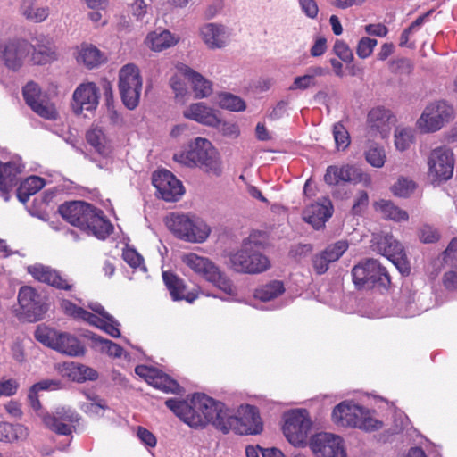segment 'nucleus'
I'll return each mask as SVG.
<instances>
[{
    "instance_id": "1",
    "label": "nucleus",
    "mask_w": 457,
    "mask_h": 457,
    "mask_svg": "<svg viewBox=\"0 0 457 457\" xmlns=\"http://www.w3.org/2000/svg\"><path fill=\"white\" fill-rule=\"evenodd\" d=\"M165 404L191 428H204L212 424L225 434L228 432L226 405L204 394H195L186 399L170 398Z\"/></svg>"
},
{
    "instance_id": "2",
    "label": "nucleus",
    "mask_w": 457,
    "mask_h": 457,
    "mask_svg": "<svg viewBox=\"0 0 457 457\" xmlns=\"http://www.w3.org/2000/svg\"><path fill=\"white\" fill-rule=\"evenodd\" d=\"M62 217L73 226L99 239H104L112 231V224L104 217L101 210L91 204L74 201L59 207Z\"/></svg>"
},
{
    "instance_id": "3",
    "label": "nucleus",
    "mask_w": 457,
    "mask_h": 457,
    "mask_svg": "<svg viewBox=\"0 0 457 457\" xmlns=\"http://www.w3.org/2000/svg\"><path fill=\"white\" fill-rule=\"evenodd\" d=\"M173 160L187 167H200L215 176L222 170L219 153L208 139L203 137L195 138L187 150L174 154Z\"/></svg>"
},
{
    "instance_id": "4",
    "label": "nucleus",
    "mask_w": 457,
    "mask_h": 457,
    "mask_svg": "<svg viewBox=\"0 0 457 457\" xmlns=\"http://www.w3.org/2000/svg\"><path fill=\"white\" fill-rule=\"evenodd\" d=\"M61 308L65 314L87 321V323L94 325L112 337H119L120 323L119 321L108 312H105L104 308L98 303H92L89 304V308L96 312L97 315L93 314L80 307H78L69 300H62L61 303Z\"/></svg>"
},
{
    "instance_id": "5",
    "label": "nucleus",
    "mask_w": 457,
    "mask_h": 457,
    "mask_svg": "<svg viewBox=\"0 0 457 457\" xmlns=\"http://www.w3.org/2000/svg\"><path fill=\"white\" fill-rule=\"evenodd\" d=\"M165 224L178 238L190 243L204 242L211 232L209 226L195 215L170 213Z\"/></svg>"
},
{
    "instance_id": "6",
    "label": "nucleus",
    "mask_w": 457,
    "mask_h": 457,
    "mask_svg": "<svg viewBox=\"0 0 457 457\" xmlns=\"http://www.w3.org/2000/svg\"><path fill=\"white\" fill-rule=\"evenodd\" d=\"M353 282L358 289L379 287L387 289L391 285V278L378 261L366 259L354 265L352 269Z\"/></svg>"
},
{
    "instance_id": "7",
    "label": "nucleus",
    "mask_w": 457,
    "mask_h": 457,
    "mask_svg": "<svg viewBox=\"0 0 457 457\" xmlns=\"http://www.w3.org/2000/svg\"><path fill=\"white\" fill-rule=\"evenodd\" d=\"M182 262L196 275L212 283L225 295L228 294V281L226 274L222 273L208 258L189 253L182 256Z\"/></svg>"
},
{
    "instance_id": "8",
    "label": "nucleus",
    "mask_w": 457,
    "mask_h": 457,
    "mask_svg": "<svg viewBox=\"0 0 457 457\" xmlns=\"http://www.w3.org/2000/svg\"><path fill=\"white\" fill-rule=\"evenodd\" d=\"M141 89L139 69L134 64L124 65L119 72V91L128 109L133 110L138 105Z\"/></svg>"
},
{
    "instance_id": "9",
    "label": "nucleus",
    "mask_w": 457,
    "mask_h": 457,
    "mask_svg": "<svg viewBox=\"0 0 457 457\" xmlns=\"http://www.w3.org/2000/svg\"><path fill=\"white\" fill-rule=\"evenodd\" d=\"M32 45L23 38L4 40L0 37V65L9 71H18L31 53Z\"/></svg>"
},
{
    "instance_id": "10",
    "label": "nucleus",
    "mask_w": 457,
    "mask_h": 457,
    "mask_svg": "<svg viewBox=\"0 0 457 457\" xmlns=\"http://www.w3.org/2000/svg\"><path fill=\"white\" fill-rule=\"evenodd\" d=\"M453 118V109L445 101H436L426 106L417 120V127L422 133L440 130Z\"/></svg>"
},
{
    "instance_id": "11",
    "label": "nucleus",
    "mask_w": 457,
    "mask_h": 457,
    "mask_svg": "<svg viewBox=\"0 0 457 457\" xmlns=\"http://www.w3.org/2000/svg\"><path fill=\"white\" fill-rule=\"evenodd\" d=\"M454 164L453 154L449 147H436L428 157V174L436 182L447 181L453 174Z\"/></svg>"
},
{
    "instance_id": "12",
    "label": "nucleus",
    "mask_w": 457,
    "mask_h": 457,
    "mask_svg": "<svg viewBox=\"0 0 457 457\" xmlns=\"http://www.w3.org/2000/svg\"><path fill=\"white\" fill-rule=\"evenodd\" d=\"M312 421L306 410L291 411L285 416L283 433L288 442L295 446L306 443Z\"/></svg>"
},
{
    "instance_id": "13",
    "label": "nucleus",
    "mask_w": 457,
    "mask_h": 457,
    "mask_svg": "<svg viewBox=\"0 0 457 457\" xmlns=\"http://www.w3.org/2000/svg\"><path fill=\"white\" fill-rule=\"evenodd\" d=\"M230 428L238 435H260L263 431V423L257 407L241 405L235 416H230Z\"/></svg>"
},
{
    "instance_id": "14",
    "label": "nucleus",
    "mask_w": 457,
    "mask_h": 457,
    "mask_svg": "<svg viewBox=\"0 0 457 457\" xmlns=\"http://www.w3.org/2000/svg\"><path fill=\"white\" fill-rule=\"evenodd\" d=\"M45 426L50 430L60 435H71L74 423L79 420V415L71 408L60 406L54 409L52 413L38 412Z\"/></svg>"
},
{
    "instance_id": "15",
    "label": "nucleus",
    "mask_w": 457,
    "mask_h": 457,
    "mask_svg": "<svg viewBox=\"0 0 457 457\" xmlns=\"http://www.w3.org/2000/svg\"><path fill=\"white\" fill-rule=\"evenodd\" d=\"M324 181L329 186H337L340 183H362L365 187L371 185V178L369 174L349 164L341 167L328 166L324 175Z\"/></svg>"
},
{
    "instance_id": "16",
    "label": "nucleus",
    "mask_w": 457,
    "mask_h": 457,
    "mask_svg": "<svg viewBox=\"0 0 457 457\" xmlns=\"http://www.w3.org/2000/svg\"><path fill=\"white\" fill-rule=\"evenodd\" d=\"M183 116L186 119L215 129L221 127L224 129L226 126V118L222 112L214 107L208 106L204 102L189 104L183 111Z\"/></svg>"
},
{
    "instance_id": "17",
    "label": "nucleus",
    "mask_w": 457,
    "mask_h": 457,
    "mask_svg": "<svg viewBox=\"0 0 457 457\" xmlns=\"http://www.w3.org/2000/svg\"><path fill=\"white\" fill-rule=\"evenodd\" d=\"M23 96L27 104L40 117L46 120L57 118L58 114L54 105L37 83L32 81L27 83L23 88Z\"/></svg>"
},
{
    "instance_id": "18",
    "label": "nucleus",
    "mask_w": 457,
    "mask_h": 457,
    "mask_svg": "<svg viewBox=\"0 0 457 457\" xmlns=\"http://www.w3.org/2000/svg\"><path fill=\"white\" fill-rule=\"evenodd\" d=\"M377 249L392 262L402 275L408 276L410 274L411 265L404 248L392 235L386 234L381 237L377 243Z\"/></svg>"
},
{
    "instance_id": "19",
    "label": "nucleus",
    "mask_w": 457,
    "mask_h": 457,
    "mask_svg": "<svg viewBox=\"0 0 457 457\" xmlns=\"http://www.w3.org/2000/svg\"><path fill=\"white\" fill-rule=\"evenodd\" d=\"M230 262L235 270L250 274L263 272L270 266L268 257L258 251L240 250L230 258Z\"/></svg>"
},
{
    "instance_id": "20",
    "label": "nucleus",
    "mask_w": 457,
    "mask_h": 457,
    "mask_svg": "<svg viewBox=\"0 0 457 457\" xmlns=\"http://www.w3.org/2000/svg\"><path fill=\"white\" fill-rule=\"evenodd\" d=\"M310 448L315 457H346L343 440L332 434L315 435L311 439Z\"/></svg>"
},
{
    "instance_id": "21",
    "label": "nucleus",
    "mask_w": 457,
    "mask_h": 457,
    "mask_svg": "<svg viewBox=\"0 0 457 457\" xmlns=\"http://www.w3.org/2000/svg\"><path fill=\"white\" fill-rule=\"evenodd\" d=\"M153 185L166 202H176L184 194V187L170 171L158 170L153 174Z\"/></svg>"
},
{
    "instance_id": "22",
    "label": "nucleus",
    "mask_w": 457,
    "mask_h": 457,
    "mask_svg": "<svg viewBox=\"0 0 457 457\" xmlns=\"http://www.w3.org/2000/svg\"><path fill=\"white\" fill-rule=\"evenodd\" d=\"M18 302L27 319L31 321L42 319L46 312L43 296L31 287L24 286L20 288Z\"/></svg>"
},
{
    "instance_id": "23",
    "label": "nucleus",
    "mask_w": 457,
    "mask_h": 457,
    "mask_svg": "<svg viewBox=\"0 0 457 457\" xmlns=\"http://www.w3.org/2000/svg\"><path fill=\"white\" fill-rule=\"evenodd\" d=\"M135 372L149 385L164 393L180 394L181 392V387L176 380L155 368L138 365L136 367Z\"/></svg>"
},
{
    "instance_id": "24",
    "label": "nucleus",
    "mask_w": 457,
    "mask_h": 457,
    "mask_svg": "<svg viewBox=\"0 0 457 457\" xmlns=\"http://www.w3.org/2000/svg\"><path fill=\"white\" fill-rule=\"evenodd\" d=\"M72 99L75 113L80 114L83 111L92 112L98 105L99 90L93 82L82 83L73 92Z\"/></svg>"
},
{
    "instance_id": "25",
    "label": "nucleus",
    "mask_w": 457,
    "mask_h": 457,
    "mask_svg": "<svg viewBox=\"0 0 457 457\" xmlns=\"http://www.w3.org/2000/svg\"><path fill=\"white\" fill-rule=\"evenodd\" d=\"M333 214V204L329 198L324 197L321 202L308 205L302 213L303 220L312 225L314 229H320Z\"/></svg>"
},
{
    "instance_id": "26",
    "label": "nucleus",
    "mask_w": 457,
    "mask_h": 457,
    "mask_svg": "<svg viewBox=\"0 0 457 457\" xmlns=\"http://www.w3.org/2000/svg\"><path fill=\"white\" fill-rule=\"evenodd\" d=\"M27 270L35 279L58 289L71 290L72 288V284L68 279L62 278L58 271L49 266L36 263L29 266Z\"/></svg>"
},
{
    "instance_id": "27",
    "label": "nucleus",
    "mask_w": 457,
    "mask_h": 457,
    "mask_svg": "<svg viewBox=\"0 0 457 457\" xmlns=\"http://www.w3.org/2000/svg\"><path fill=\"white\" fill-rule=\"evenodd\" d=\"M361 408L362 406L352 402H341L332 411V420L341 427L356 428L359 418L361 416Z\"/></svg>"
},
{
    "instance_id": "28",
    "label": "nucleus",
    "mask_w": 457,
    "mask_h": 457,
    "mask_svg": "<svg viewBox=\"0 0 457 457\" xmlns=\"http://www.w3.org/2000/svg\"><path fill=\"white\" fill-rule=\"evenodd\" d=\"M368 124L371 129L378 131L381 137H386L396 122L391 111L385 107L372 108L368 113Z\"/></svg>"
},
{
    "instance_id": "29",
    "label": "nucleus",
    "mask_w": 457,
    "mask_h": 457,
    "mask_svg": "<svg viewBox=\"0 0 457 457\" xmlns=\"http://www.w3.org/2000/svg\"><path fill=\"white\" fill-rule=\"evenodd\" d=\"M179 73L191 84V88L194 92L195 98L202 99L208 97L212 92V84L210 80L205 79L203 75L192 70L190 67L180 63L178 65Z\"/></svg>"
},
{
    "instance_id": "30",
    "label": "nucleus",
    "mask_w": 457,
    "mask_h": 457,
    "mask_svg": "<svg viewBox=\"0 0 457 457\" xmlns=\"http://www.w3.org/2000/svg\"><path fill=\"white\" fill-rule=\"evenodd\" d=\"M19 160L0 163V190L6 195L20 181L19 175L23 170Z\"/></svg>"
},
{
    "instance_id": "31",
    "label": "nucleus",
    "mask_w": 457,
    "mask_h": 457,
    "mask_svg": "<svg viewBox=\"0 0 457 457\" xmlns=\"http://www.w3.org/2000/svg\"><path fill=\"white\" fill-rule=\"evenodd\" d=\"M200 36L211 49L222 48L226 46V27L215 23H207L200 28Z\"/></svg>"
},
{
    "instance_id": "32",
    "label": "nucleus",
    "mask_w": 457,
    "mask_h": 457,
    "mask_svg": "<svg viewBox=\"0 0 457 457\" xmlns=\"http://www.w3.org/2000/svg\"><path fill=\"white\" fill-rule=\"evenodd\" d=\"M87 141L96 153L108 158L112 153V143L102 128L93 126L87 133Z\"/></svg>"
},
{
    "instance_id": "33",
    "label": "nucleus",
    "mask_w": 457,
    "mask_h": 457,
    "mask_svg": "<svg viewBox=\"0 0 457 457\" xmlns=\"http://www.w3.org/2000/svg\"><path fill=\"white\" fill-rule=\"evenodd\" d=\"M54 349L69 356H81L85 347L77 337L68 333L58 332Z\"/></svg>"
},
{
    "instance_id": "34",
    "label": "nucleus",
    "mask_w": 457,
    "mask_h": 457,
    "mask_svg": "<svg viewBox=\"0 0 457 457\" xmlns=\"http://www.w3.org/2000/svg\"><path fill=\"white\" fill-rule=\"evenodd\" d=\"M19 12L29 21L39 23L48 18L50 8L47 5H38L37 0H21Z\"/></svg>"
},
{
    "instance_id": "35",
    "label": "nucleus",
    "mask_w": 457,
    "mask_h": 457,
    "mask_svg": "<svg viewBox=\"0 0 457 457\" xmlns=\"http://www.w3.org/2000/svg\"><path fill=\"white\" fill-rule=\"evenodd\" d=\"M162 278L174 301L185 299L188 303H193L196 298L193 294L185 295L186 286L183 280L173 273L163 271Z\"/></svg>"
},
{
    "instance_id": "36",
    "label": "nucleus",
    "mask_w": 457,
    "mask_h": 457,
    "mask_svg": "<svg viewBox=\"0 0 457 457\" xmlns=\"http://www.w3.org/2000/svg\"><path fill=\"white\" fill-rule=\"evenodd\" d=\"M162 278L174 301L185 299L188 303H193L196 298L193 294L185 295L186 286L183 280L173 273L163 271Z\"/></svg>"
},
{
    "instance_id": "37",
    "label": "nucleus",
    "mask_w": 457,
    "mask_h": 457,
    "mask_svg": "<svg viewBox=\"0 0 457 457\" xmlns=\"http://www.w3.org/2000/svg\"><path fill=\"white\" fill-rule=\"evenodd\" d=\"M373 207L375 212L379 213L385 220L406 221L409 219V215L406 211L400 209L389 200L380 199L374 203Z\"/></svg>"
},
{
    "instance_id": "38",
    "label": "nucleus",
    "mask_w": 457,
    "mask_h": 457,
    "mask_svg": "<svg viewBox=\"0 0 457 457\" xmlns=\"http://www.w3.org/2000/svg\"><path fill=\"white\" fill-rule=\"evenodd\" d=\"M29 435V428L22 424H11L0 421V441L1 442H20L25 441Z\"/></svg>"
},
{
    "instance_id": "39",
    "label": "nucleus",
    "mask_w": 457,
    "mask_h": 457,
    "mask_svg": "<svg viewBox=\"0 0 457 457\" xmlns=\"http://www.w3.org/2000/svg\"><path fill=\"white\" fill-rule=\"evenodd\" d=\"M77 61L87 68L93 69L104 61V56L96 46L90 44H82L79 48Z\"/></svg>"
},
{
    "instance_id": "40",
    "label": "nucleus",
    "mask_w": 457,
    "mask_h": 457,
    "mask_svg": "<svg viewBox=\"0 0 457 457\" xmlns=\"http://www.w3.org/2000/svg\"><path fill=\"white\" fill-rule=\"evenodd\" d=\"M145 43L153 51L160 52L174 46L177 39L170 31L163 29L149 33Z\"/></svg>"
},
{
    "instance_id": "41",
    "label": "nucleus",
    "mask_w": 457,
    "mask_h": 457,
    "mask_svg": "<svg viewBox=\"0 0 457 457\" xmlns=\"http://www.w3.org/2000/svg\"><path fill=\"white\" fill-rule=\"evenodd\" d=\"M45 186V181L37 176H30L21 182L17 190V196L22 203H26L29 197L37 193Z\"/></svg>"
},
{
    "instance_id": "42",
    "label": "nucleus",
    "mask_w": 457,
    "mask_h": 457,
    "mask_svg": "<svg viewBox=\"0 0 457 457\" xmlns=\"http://www.w3.org/2000/svg\"><path fill=\"white\" fill-rule=\"evenodd\" d=\"M284 291L285 287L283 283L278 280H273L256 288L254 297L262 302H268L277 298L282 295Z\"/></svg>"
},
{
    "instance_id": "43",
    "label": "nucleus",
    "mask_w": 457,
    "mask_h": 457,
    "mask_svg": "<svg viewBox=\"0 0 457 457\" xmlns=\"http://www.w3.org/2000/svg\"><path fill=\"white\" fill-rule=\"evenodd\" d=\"M60 382L56 380H43L34 384L28 394V400L31 408L37 411H40L41 403L38 400V392L42 390H54L59 388Z\"/></svg>"
},
{
    "instance_id": "44",
    "label": "nucleus",
    "mask_w": 457,
    "mask_h": 457,
    "mask_svg": "<svg viewBox=\"0 0 457 457\" xmlns=\"http://www.w3.org/2000/svg\"><path fill=\"white\" fill-rule=\"evenodd\" d=\"M376 411L364 407L361 408V416L359 418L357 428L366 432H373L381 429L384 426L382 420L375 416Z\"/></svg>"
},
{
    "instance_id": "45",
    "label": "nucleus",
    "mask_w": 457,
    "mask_h": 457,
    "mask_svg": "<svg viewBox=\"0 0 457 457\" xmlns=\"http://www.w3.org/2000/svg\"><path fill=\"white\" fill-rule=\"evenodd\" d=\"M31 61L34 64H46L56 59L55 48L52 45L32 46Z\"/></svg>"
},
{
    "instance_id": "46",
    "label": "nucleus",
    "mask_w": 457,
    "mask_h": 457,
    "mask_svg": "<svg viewBox=\"0 0 457 457\" xmlns=\"http://www.w3.org/2000/svg\"><path fill=\"white\" fill-rule=\"evenodd\" d=\"M267 244V236L264 232L253 231L243 241L241 250L260 252Z\"/></svg>"
},
{
    "instance_id": "47",
    "label": "nucleus",
    "mask_w": 457,
    "mask_h": 457,
    "mask_svg": "<svg viewBox=\"0 0 457 457\" xmlns=\"http://www.w3.org/2000/svg\"><path fill=\"white\" fill-rule=\"evenodd\" d=\"M365 159L371 166L381 168L384 166L386 155L383 146L372 144L365 152Z\"/></svg>"
},
{
    "instance_id": "48",
    "label": "nucleus",
    "mask_w": 457,
    "mask_h": 457,
    "mask_svg": "<svg viewBox=\"0 0 457 457\" xmlns=\"http://www.w3.org/2000/svg\"><path fill=\"white\" fill-rule=\"evenodd\" d=\"M91 340L96 345L100 346L102 352L106 353L110 356L120 357L122 355V347L111 340L103 338L102 337L96 334H93L91 336Z\"/></svg>"
},
{
    "instance_id": "49",
    "label": "nucleus",
    "mask_w": 457,
    "mask_h": 457,
    "mask_svg": "<svg viewBox=\"0 0 457 457\" xmlns=\"http://www.w3.org/2000/svg\"><path fill=\"white\" fill-rule=\"evenodd\" d=\"M348 242L345 240H340L334 244L328 245L323 251V254L326 256L328 261L331 263L337 261L348 249Z\"/></svg>"
},
{
    "instance_id": "50",
    "label": "nucleus",
    "mask_w": 457,
    "mask_h": 457,
    "mask_svg": "<svg viewBox=\"0 0 457 457\" xmlns=\"http://www.w3.org/2000/svg\"><path fill=\"white\" fill-rule=\"evenodd\" d=\"M88 400L87 403L82 404L81 409L90 416L103 415L107 408L105 401L96 395L88 397Z\"/></svg>"
},
{
    "instance_id": "51",
    "label": "nucleus",
    "mask_w": 457,
    "mask_h": 457,
    "mask_svg": "<svg viewBox=\"0 0 457 457\" xmlns=\"http://www.w3.org/2000/svg\"><path fill=\"white\" fill-rule=\"evenodd\" d=\"M333 136L338 150H345L349 146L351 143L350 135L341 122L334 124Z\"/></svg>"
},
{
    "instance_id": "52",
    "label": "nucleus",
    "mask_w": 457,
    "mask_h": 457,
    "mask_svg": "<svg viewBox=\"0 0 457 457\" xmlns=\"http://www.w3.org/2000/svg\"><path fill=\"white\" fill-rule=\"evenodd\" d=\"M415 187L416 185L412 180L405 178H400L393 185L392 192L395 195L407 197L414 191Z\"/></svg>"
},
{
    "instance_id": "53",
    "label": "nucleus",
    "mask_w": 457,
    "mask_h": 457,
    "mask_svg": "<svg viewBox=\"0 0 457 457\" xmlns=\"http://www.w3.org/2000/svg\"><path fill=\"white\" fill-rule=\"evenodd\" d=\"M413 141V136L410 129H396L395 132V145L399 151H405Z\"/></svg>"
},
{
    "instance_id": "54",
    "label": "nucleus",
    "mask_w": 457,
    "mask_h": 457,
    "mask_svg": "<svg viewBox=\"0 0 457 457\" xmlns=\"http://www.w3.org/2000/svg\"><path fill=\"white\" fill-rule=\"evenodd\" d=\"M378 44V40L368 37H361L356 47V54L358 57L366 59L372 54L375 46Z\"/></svg>"
},
{
    "instance_id": "55",
    "label": "nucleus",
    "mask_w": 457,
    "mask_h": 457,
    "mask_svg": "<svg viewBox=\"0 0 457 457\" xmlns=\"http://www.w3.org/2000/svg\"><path fill=\"white\" fill-rule=\"evenodd\" d=\"M58 332L47 328L38 327L35 331V337L37 341L43 345L49 346L54 349L55 344V338L57 337Z\"/></svg>"
},
{
    "instance_id": "56",
    "label": "nucleus",
    "mask_w": 457,
    "mask_h": 457,
    "mask_svg": "<svg viewBox=\"0 0 457 457\" xmlns=\"http://www.w3.org/2000/svg\"><path fill=\"white\" fill-rule=\"evenodd\" d=\"M335 54L345 63H350L353 60V54L349 46L342 41L337 40L333 46Z\"/></svg>"
},
{
    "instance_id": "57",
    "label": "nucleus",
    "mask_w": 457,
    "mask_h": 457,
    "mask_svg": "<svg viewBox=\"0 0 457 457\" xmlns=\"http://www.w3.org/2000/svg\"><path fill=\"white\" fill-rule=\"evenodd\" d=\"M183 78L186 79L177 69V73L171 77L170 81L177 99L183 97L187 94V87Z\"/></svg>"
},
{
    "instance_id": "58",
    "label": "nucleus",
    "mask_w": 457,
    "mask_h": 457,
    "mask_svg": "<svg viewBox=\"0 0 457 457\" xmlns=\"http://www.w3.org/2000/svg\"><path fill=\"white\" fill-rule=\"evenodd\" d=\"M369 204V195L364 190L358 193L352 207L353 215H361Z\"/></svg>"
},
{
    "instance_id": "59",
    "label": "nucleus",
    "mask_w": 457,
    "mask_h": 457,
    "mask_svg": "<svg viewBox=\"0 0 457 457\" xmlns=\"http://www.w3.org/2000/svg\"><path fill=\"white\" fill-rule=\"evenodd\" d=\"M20 385L16 379L3 378L0 379V397L12 396L16 394Z\"/></svg>"
},
{
    "instance_id": "60",
    "label": "nucleus",
    "mask_w": 457,
    "mask_h": 457,
    "mask_svg": "<svg viewBox=\"0 0 457 457\" xmlns=\"http://www.w3.org/2000/svg\"><path fill=\"white\" fill-rule=\"evenodd\" d=\"M419 237L423 243H434L439 239L440 235L433 227L424 225L420 229Z\"/></svg>"
},
{
    "instance_id": "61",
    "label": "nucleus",
    "mask_w": 457,
    "mask_h": 457,
    "mask_svg": "<svg viewBox=\"0 0 457 457\" xmlns=\"http://www.w3.org/2000/svg\"><path fill=\"white\" fill-rule=\"evenodd\" d=\"M330 262L328 261L322 252L316 253L312 257V267L316 274L322 275L328 270Z\"/></svg>"
},
{
    "instance_id": "62",
    "label": "nucleus",
    "mask_w": 457,
    "mask_h": 457,
    "mask_svg": "<svg viewBox=\"0 0 457 457\" xmlns=\"http://www.w3.org/2000/svg\"><path fill=\"white\" fill-rule=\"evenodd\" d=\"M137 436L140 440L142 444L148 447H155L157 444V439L155 436L143 427L137 428Z\"/></svg>"
},
{
    "instance_id": "63",
    "label": "nucleus",
    "mask_w": 457,
    "mask_h": 457,
    "mask_svg": "<svg viewBox=\"0 0 457 457\" xmlns=\"http://www.w3.org/2000/svg\"><path fill=\"white\" fill-rule=\"evenodd\" d=\"M315 85L314 75H303L296 77L294 79L293 85L290 87L291 90L294 89H306Z\"/></svg>"
},
{
    "instance_id": "64",
    "label": "nucleus",
    "mask_w": 457,
    "mask_h": 457,
    "mask_svg": "<svg viewBox=\"0 0 457 457\" xmlns=\"http://www.w3.org/2000/svg\"><path fill=\"white\" fill-rule=\"evenodd\" d=\"M445 262L457 261V238H453L443 253Z\"/></svg>"
}]
</instances>
